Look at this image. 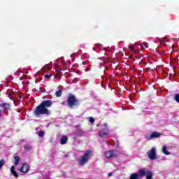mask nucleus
I'll return each instance as SVG.
<instances>
[{
  "instance_id": "0eeeda50",
  "label": "nucleus",
  "mask_w": 179,
  "mask_h": 179,
  "mask_svg": "<svg viewBox=\"0 0 179 179\" xmlns=\"http://www.w3.org/2000/svg\"><path fill=\"white\" fill-rule=\"evenodd\" d=\"M98 135L100 138L107 136V135H108V128L107 127V126H105V128L101 129L98 133Z\"/></svg>"
},
{
  "instance_id": "39448f33",
  "label": "nucleus",
  "mask_w": 179,
  "mask_h": 179,
  "mask_svg": "<svg viewBox=\"0 0 179 179\" xmlns=\"http://www.w3.org/2000/svg\"><path fill=\"white\" fill-rule=\"evenodd\" d=\"M147 155L150 160H155L157 156L156 148H152L148 152H147Z\"/></svg>"
},
{
  "instance_id": "6ab92c4d",
  "label": "nucleus",
  "mask_w": 179,
  "mask_h": 179,
  "mask_svg": "<svg viewBox=\"0 0 179 179\" xmlns=\"http://www.w3.org/2000/svg\"><path fill=\"white\" fill-rule=\"evenodd\" d=\"M5 164V161L3 159L0 160V170L2 169V166Z\"/></svg>"
},
{
  "instance_id": "a211bd4d",
  "label": "nucleus",
  "mask_w": 179,
  "mask_h": 179,
  "mask_svg": "<svg viewBox=\"0 0 179 179\" xmlns=\"http://www.w3.org/2000/svg\"><path fill=\"white\" fill-rule=\"evenodd\" d=\"M38 136H40V138H43L44 136V131H40L38 132Z\"/></svg>"
},
{
  "instance_id": "423d86ee",
  "label": "nucleus",
  "mask_w": 179,
  "mask_h": 179,
  "mask_svg": "<svg viewBox=\"0 0 179 179\" xmlns=\"http://www.w3.org/2000/svg\"><path fill=\"white\" fill-rule=\"evenodd\" d=\"M29 170H30V165H29L27 163L22 164V165L20 169V171L21 173H23L24 174H26V173H28Z\"/></svg>"
},
{
  "instance_id": "f8f14e48",
  "label": "nucleus",
  "mask_w": 179,
  "mask_h": 179,
  "mask_svg": "<svg viewBox=\"0 0 179 179\" xmlns=\"http://www.w3.org/2000/svg\"><path fill=\"white\" fill-rule=\"evenodd\" d=\"M162 153H164V155H166V156L171 155V152L167 151V147L166 145H163L162 147Z\"/></svg>"
},
{
  "instance_id": "ddd939ff",
  "label": "nucleus",
  "mask_w": 179,
  "mask_h": 179,
  "mask_svg": "<svg viewBox=\"0 0 179 179\" xmlns=\"http://www.w3.org/2000/svg\"><path fill=\"white\" fill-rule=\"evenodd\" d=\"M14 159H15V166H17V164H19V162H20V157L17 156V154H15Z\"/></svg>"
},
{
  "instance_id": "bb28decb",
  "label": "nucleus",
  "mask_w": 179,
  "mask_h": 179,
  "mask_svg": "<svg viewBox=\"0 0 179 179\" xmlns=\"http://www.w3.org/2000/svg\"><path fill=\"white\" fill-rule=\"evenodd\" d=\"M42 93H45V89L43 88V90L41 91Z\"/></svg>"
},
{
  "instance_id": "20e7f679",
  "label": "nucleus",
  "mask_w": 179,
  "mask_h": 179,
  "mask_svg": "<svg viewBox=\"0 0 179 179\" xmlns=\"http://www.w3.org/2000/svg\"><path fill=\"white\" fill-rule=\"evenodd\" d=\"M140 177H145L146 179H153V171L145 168L139 169Z\"/></svg>"
},
{
  "instance_id": "c85d7f7f",
  "label": "nucleus",
  "mask_w": 179,
  "mask_h": 179,
  "mask_svg": "<svg viewBox=\"0 0 179 179\" xmlns=\"http://www.w3.org/2000/svg\"><path fill=\"white\" fill-rule=\"evenodd\" d=\"M111 176H113V173H110L108 174V177H111Z\"/></svg>"
},
{
  "instance_id": "5701e85b",
  "label": "nucleus",
  "mask_w": 179,
  "mask_h": 179,
  "mask_svg": "<svg viewBox=\"0 0 179 179\" xmlns=\"http://www.w3.org/2000/svg\"><path fill=\"white\" fill-rule=\"evenodd\" d=\"M51 76H52L51 75H48V74L45 75V78L46 79H50L51 78Z\"/></svg>"
},
{
  "instance_id": "dca6fc26",
  "label": "nucleus",
  "mask_w": 179,
  "mask_h": 179,
  "mask_svg": "<svg viewBox=\"0 0 179 179\" xmlns=\"http://www.w3.org/2000/svg\"><path fill=\"white\" fill-rule=\"evenodd\" d=\"M141 48H148L149 45L147 43L144 42L141 44Z\"/></svg>"
},
{
  "instance_id": "412c9836",
  "label": "nucleus",
  "mask_w": 179,
  "mask_h": 179,
  "mask_svg": "<svg viewBox=\"0 0 179 179\" xmlns=\"http://www.w3.org/2000/svg\"><path fill=\"white\" fill-rule=\"evenodd\" d=\"M90 122H91L92 124H93V122H94V118L90 117Z\"/></svg>"
},
{
  "instance_id": "4468645a",
  "label": "nucleus",
  "mask_w": 179,
  "mask_h": 179,
  "mask_svg": "<svg viewBox=\"0 0 179 179\" xmlns=\"http://www.w3.org/2000/svg\"><path fill=\"white\" fill-rule=\"evenodd\" d=\"M139 177H141V176H139V171H138V173H131L130 176V179H138L139 178Z\"/></svg>"
},
{
  "instance_id": "f257e3e1",
  "label": "nucleus",
  "mask_w": 179,
  "mask_h": 179,
  "mask_svg": "<svg viewBox=\"0 0 179 179\" xmlns=\"http://www.w3.org/2000/svg\"><path fill=\"white\" fill-rule=\"evenodd\" d=\"M52 106V101H51V100L43 101L34 110V115L36 117H40V115H50L51 112L48 108Z\"/></svg>"
},
{
  "instance_id": "2eb2a0df",
  "label": "nucleus",
  "mask_w": 179,
  "mask_h": 179,
  "mask_svg": "<svg viewBox=\"0 0 179 179\" xmlns=\"http://www.w3.org/2000/svg\"><path fill=\"white\" fill-rule=\"evenodd\" d=\"M55 96L56 97H61V96H62V90H59L58 91H57L55 92Z\"/></svg>"
},
{
  "instance_id": "aec40b11",
  "label": "nucleus",
  "mask_w": 179,
  "mask_h": 179,
  "mask_svg": "<svg viewBox=\"0 0 179 179\" xmlns=\"http://www.w3.org/2000/svg\"><path fill=\"white\" fill-rule=\"evenodd\" d=\"M11 174H13L16 178H17V177H19V174H17V172L15 171L14 172H11Z\"/></svg>"
},
{
  "instance_id": "7ed1b4c3",
  "label": "nucleus",
  "mask_w": 179,
  "mask_h": 179,
  "mask_svg": "<svg viewBox=\"0 0 179 179\" xmlns=\"http://www.w3.org/2000/svg\"><path fill=\"white\" fill-rule=\"evenodd\" d=\"M92 151L88 150L85 152V153L80 157V159H77V162L80 164V166H85L86 163L89 162V159H90V155Z\"/></svg>"
},
{
  "instance_id": "9b49d317",
  "label": "nucleus",
  "mask_w": 179,
  "mask_h": 179,
  "mask_svg": "<svg viewBox=\"0 0 179 179\" xmlns=\"http://www.w3.org/2000/svg\"><path fill=\"white\" fill-rule=\"evenodd\" d=\"M60 143L61 145H66V143H68V138L66 136H64L61 138Z\"/></svg>"
},
{
  "instance_id": "cd10ccee",
  "label": "nucleus",
  "mask_w": 179,
  "mask_h": 179,
  "mask_svg": "<svg viewBox=\"0 0 179 179\" xmlns=\"http://www.w3.org/2000/svg\"><path fill=\"white\" fill-rule=\"evenodd\" d=\"M129 49L131 50V51H132V50H134V47L130 46V47H129Z\"/></svg>"
},
{
  "instance_id": "f3484780",
  "label": "nucleus",
  "mask_w": 179,
  "mask_h": 179,
  "mask_svg": "<svg viewBox=\"0 0 179 179\" xmlns=\"http://www.w3.org/2000/svg\"><path fill=\"white\" fill-rule=\"evenodd\" d=\"M174 100L176 103H179V94H176L174 96Z\"/></svg>"
},
{
  "instance_id": "a878e982",
  "label": "nucleus",
  "mask_w": 179,
  "mask_h": 179,
  "mask_svg": "<svg viewBox=\"0 0 179 179\" xmlns=\"http://www.w3.org/2000/svg\"><path fill=\"white\" fill-rule=\"evenodd\" d=\"M65 104H66V101H62V102L61 103V105H62V106H65Z\"/></svg>"
},
{
  "instance_id": "9d476101",
  "label": "nucleus",
  "mask_w": 179,
  "mask_h": 179,
  "mask_svg": "<svg viewBox=\"0 0 179 179\" xmlns=\"http://www.w3.org/2000/svg\"><path fill=\"white\" fill-rule=\"evenodd\" d=\"M159 136H162L161 133L154 131L150 134V139H153L154 138H159Z\"/></svg>"
},
{
  "instance_id": "393cba45",
  "label": "nucleus",
  "mask_w": 179,
  "mask_h": 179,
  "mask_svg": "<svg viewBox=\"0 0 179 179\" xmlns=\"http://www.w3.org/2000/svg\"><path fill=\"white\" fill-rule=\"evenodd\" d=\"M25 78H26V76H21L20 78V80H23Z\"/></svg>"
},
{
  "instance_id": "1a4fd4ad",
  "label": "nucleus",
  "mask_w": 179,
  "mask_h": 179,
  "mask_svg": "<svg viewBox=\"0 0 179 179\" xmlns=\"http://www.w3.org/2000/svg\"><path fill=\"white\" fill-rule=\"evenodd\" d=\"M1 108H4V110H10V103H0Z\"/></svg>"
},
{
  "instance_id": "c756f323",
  "label": "nucleus",
  "mask_w": 179,
  "mask_h": 179,
  "mask_svg": "<svg viewBox=\"0 0 179 179\" xmlns=\"http://www.w3.org/2000/svg\"><path fill=\"white\" fill-rule=\"evenodd\" d=\"M0 113H1V109H0Z\"/></svg>"
},
{
  "instance_id": "4be33fe9",
  "label": "nucleus",
  "mask_w": 179,
  "mask_h": 179,
  "mask_svg": "<svg viewBox=\"0 0 179 179\" xmlns=\"http://www.w3.org/2000/svg\"><path fill=\"white\" fill-rule=\"evenodd\" d=\"M160 43H162V44H166V38H163Z\"/></svg>"
},
{
  "instance_id": "b1692460",
  "label": "nucleus",
  "mask_w": 179,
  "mask_h": 179,
  "mask_svg": "<svg viewBox=\"0 0 179 179\" xmlns=\"http://www.w3.org/2000/svg\"><path fill=\"white\" fill-rule=\"evenodd\" d=\"M11 173H13L15 171V166H12L10 168Z\"/></svg>"
},
{
  "instance_id": "6e6552de",
  "label": "nucleus",
  "mask_w": 179,
  "mask_h": 179,
  "mask_svg": "<svg viewBox=\"0 0 179 179\" xmlns=\"http://www.w3.org/2000/svg\"><path fill=\"white\" fill-rule=\"evenodd\" d=\"M114 151L113 150H109V151H106L105 152V156L107 159H110V157H114Z\"/></svg>"
},
{
  "instance_id": "f03ea898",
  "label": "nucleus",
  "mask_w": 179,
  "mask_h": 179,
  "mask_svg": "<svg viewBox=\"0 0 179 179\" xmlns=\"http://www.w3.org/2000/svg\"><path fill=\"white\" fill-rule=\"evenodd\" d=\"M67 106L70 108H73V107H78L80 106V101L76 99V96L73 94H69L67 96Z\"/></svg>"
}]
</instances>
